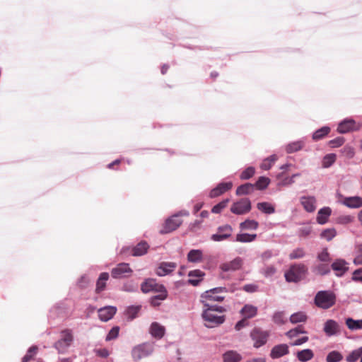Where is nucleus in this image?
I'll return each instance as SVG.
<instances>
[{
	"label": "nucleus",
	"mask_w": 362,
	"mask_h": 362,
	"mask_svg": "<svg viewBox=\"0 0 362 362\" xmlns=\"http://www.w3.org/2000/svg\"><path fill=\"white\" fill-rule=\"evenodd\" d=\"M270 180L266 177H260L258 180L256 182L255 187H256L258 189H265L269 184Z\"/></svg>",
	"instance_id": "nucleus-50"
},
{
	"label": "nucleus",
	"mask_w": 362,
	"mask_h": 362,
	"mask_svg": "<svg viewBox=\"0 0 362 362\" xmlns=\"http://www.w3.org/2000/svg\"><path fill=\"white\" fill-rule=\"evenodd\" d=\"M308 267L303 264H295L285 272V278L288 282H298L305 278Z\"/></svg>",
	"instance_id": "nucleus-3"
},
{
	"label": "nucleus",
	"mask_w": 362,
	"mask_h": 362,
	"mask_svg": "<svg viewBox=\"0 0 362 362\" xmlns=\"http://www.w3.org/2000/svg\"><path fill=\"white\" fill-rule=\"evenodd\" d=\"M269 333L267 331H263L259 328H254L250 332V337L254 341V346L259 348L264 345L268 339Z\"/></svg>",
	"instance_id": "nucleus-8"
},
{
	"label": "nucleus",
	"mask_w": 362,
	"mask_h": 362,
	"mask_svg": "<svg viewBox=\"0 0 362 362\" xmlns=\"http://www.w3.org/2000/svg\"><path fill=\"white\" fill-rule=\"evenodd\" d=\"M109 279V274L107 272H103L100 274L99 278L96 282L95 293H100L103 291L106 288V283Z\"/></svg>",
	"instance_id": "nucleus-25"
},
{
	"label": "nucleus",
	"mask_w": 362,
	"mask_h": 362,
	"mask_svg": "<svg viewBox=\"0 0 362 362\" xmlns=\"http://www.w3.org/2000/svg\"><path fill=\"white\" fill-rule=\"evenodd\" d=\"M38 350V347L37 346H31L27 354L23 358L22 362H29L31 360L35 358V356L36 355Z\"/></svg>",
	"instance_id": "nucleus-44"
},
{
	"label": "nucleus",
	"mask_w": 362,
	"mask_h": 362,
	"mask_svg": "<svg viewBox=\"0 0 362 362\" xmlns=\"http://www.w3.org/2000/svg\"><path fill=\"white\" fill-rule=\"evenodd\" d=\"M343 359V356L337 351H332L329 352L327 357V362H339Z\"/></svg>",
	"instance_id": "nucleus-43"
},
{
	"label": "nucleus",
	"mask_w": 362,
	"mask_h": 362,
	"mask_svg": "<svg viewBox=\"0 0 362 362\" xmlns=\"http://www.w3.org/2000/svg\"><path fill=\"white\" fill-rule=\"evenodd\" d=\"M330 132V128L328 127H323L316 130L313 134V139L318 141L323 139Z\"/></svg>",
	"instance_id": "nucleus-36"
},
{
	"label": "nucleus",
	"mask_w": 362,
	"mask_h": 362,
	"mask_svg": "<svg viewBox=\"0 0 362 362\" xmlns=\"http://www.w3.org/2000/svg\"><path fill=\"white\" fill-rule=\"evenodd\" d=\"M315 304L322 309H328L335 304V295L328 291H321L317 293L315 297Z\"/></svg>",
	"instance_id": "nucleus-4"
},
{
	"label": "nucleus",
	"mask_w": 362,
	"mask_h": 362,
	"mask_svg": "<svg viewBox=\"0 0 362 362\" xmlns=\"http://www.w3.org/2000/svg\"><path fill=\"white\" fill-rule=\"evenodd\" d=\"M233 187L231 182H221L219 183L215 188L211 190L209 197L211 198H215L229 191Z\"/></svg>",
	"instance_id": "nucleus-14"
},
{
	"label": "nucleus",
	"mask_w": 362,
	"mask_h": 362,
	"mask_svg": "<svg viewBox=\"0 0 362 362\" xmlns=\"http://www.w3.org/2000/svg\"><path fill=\"white\" fill-rule=\"evenodd\" d=\"M323 330L327 336L336 335L340 332L338 322L334 320H328L325 322Z\"/></svg>",
	"instance_id": "nucleus-15"
},
{
	"label": "nucleus",
	"mask_w": 362,
	"mask_h": 362,
	"mask_svg": "<svg viewBox=\"0 0 362 362\" xmlns=\"http://www.w3.org/2000/svg\"><path fill=\"white\" fill-rule=\"evenodd\" d=\"M177 264L174 262H161L156 270L158 276H163L170 274L175 270Z\"/></svg>",
	"instance_id": "nucleus-17"
},
{
	"label": "nucleus",
	"mask_w": 362,
	"mask_h": 362,
	"mask_svg": "<svg viewBox=\"0 0 362 362\" xmlns=\"http://www.w3.org/2000/svg\"><path fill=\"white\" fill-rule=\"evenodd\" d=\"M258 226L259 223L257 221L250 219H247L240 224L241 230H256Z\"/></svg>",
	"instance_id": "nucleus-37"
},
{
	"label": "nucleus",
	"mask_w": 362,
	"mask_h": 362,
	"mask_svg": "<svg viewBox=\"0 0 362 362\" xmlns=\"http://www.w3.org/2000/svg\"><path fill=\"white\" fill-rule=\"evenodd\" d=\"M73 340L74 337L71 330L66 329L61 332V337L55 342L54 346L59 353H65Z\"/></svg>",
	"instance_id": "nucleus-5"
},
{
	"label": "nucleus",
	"mask_w": 362,
	"mask_h": 362,
	"mask_svg": "<svg viewBox=\"0 0 362 362\" xmlns=\"http://www.w3.org/2000/svg\"><path fill=\"white\" fill-rule=\"evenodd\" d=\"M149 249V245L146 241H141L132 249V255L139 257L144 255Z\"/></svg>",
	"instance_id": "nucleus-20"
},
{
	"label": "nucleus",
	"mask_w": 362,
	"mask_h": 362,
	"mask_svg": "<svg viewBox=\"0 0 362 362\" xmlns=\"http://www.w3.org/2000/svg\"><path fill=\"white\" fill-rule=\"evenodd\" d=\"M232 230V227L229 225L220 226L218 233L212 235L211 240L216 242L224 240L231 235Z\"/></svg>",
	"instance_id": "nucleus-13"
},
{
	"label": "nucleus",
	"mask_w": 362,
	"mask_h": 362,
	"mask_svg": "<svg viewBox=\"0 0 362 362\" xmlns=\"http://www.w3.org/2000/svg\"><path fill=\"white\" fill-rule=\"evenodd\" d=\"M117 308L115 306H105L98 309V317L103 322H107L111 320L117 313Z\"/></svg>",
	"instance_id": "nucleus-12"
},
{
	"label": "nucleus",
	"mask_w": 362,
	"mask_h": 362,
	"mask_svg": "<svg viewBox=\"0 0 362 362\" xmlns=\"http://www.w3.org/2000/svg\"><path fill=\"white\" fill-rule=\"evenodd\" d=\"M132 269L130 268L127 263H119L111 271V275L114 279H121L129 277L132 273Z\"/></svg>",
	"instance_id": "nucleus-10"
},
{
	"label": "nucleus",
	"mask_w": 362,
	"mask_h": 362,
	"mask_svg": "<svg viewBox=\"0 0 362 362\" xmlns=\"http://www.w3.org/2000/svg\"><path fill=\"white\" fill-rule=\"evenodd\" d=\"M308 341V337H303L300 339H298L291 344V346H300Z\"/></svg>",
	"instance_id": "nucleus-63"
},
{
	"label": "nucleus",
	"mask_w": 362,
	"mask_h": 362,
	"mask_svg": "<svg viewBox=\"0 0 362 362\" xmlns=\"http://www.w3.org/2000/svg\"><path fill=\"white\" fill-rule=\"evenodd\" d=\"M158 293V295L153 296L151 299V304L154 307L158 306L160 304V301L166 299L168 297L166 289L164 291H159Z\"/></svg>",
	"instance_id": "nucleus-34"
},
{
	"label": "nucleus",
	"mask_w": 362,
	"mask_h": 362,
	"mask_svg": "<svg viewBox=\"0 0 362 362\" xmlns=\"http://www.w3.org/2000/svg\"><path fill=\"white\" fill-rule=\"evenodd\" d=\"M354 221V217L350 215L341 216L338 218V223L341 224H347Z\"/></svg>",
	"instance_id": "nucleus-61"
},
{
	"label": "nucleus",
	"mask_w": 362,
	"mask_h": 362,
	"mask_svg": "<svg viewBox=\"0 0 362 362\" xmlns=\"http://www.w3.org/2000/svg\"><path fill=\"white\" fill-rule=\"evenodd\" d=\"M341 153L349 158H351L354 156V149L350 146H345L341 150Z\"/></svg>",
	"instance_id": "nucleus-58"
},
{
	"label": "nucleus",
	"mask_w": 362,
	"mask_h": 362,
	"mask_svg": "<svg viewBox=\"0 0 362 362\" xmlns=\"http://www.w3.org/2000/svg\"><path fill=\"white\" fill-rule=\"evenodd\" d=\"M345 142V139L342 136H338L328 142L329 146L331 148H337L341 146Z\"/></svg>",
	"instance_id": "nucleus-56"
},
{
	"label": "nucleus",
	"mask_w": 362,
	"mask_h": 362,
	"mask_svg": "<svg viewBox=\"0 0 362 362\" xmlns=\"http://www.w3.org/2000/svg\"><path fill=\"white\" fill-rule=\"evenodd\" d=\"M230 202L229 199H225L211 209V212L214 214H219L224 209Z\"/></svg>",
	"instance_id": "nucleus-49"
},
{
	"label": "nucleus",
	"mask_w": 362,
	"mask_h": 362,
	"mask_svg": "<svg viewBox=\"0 0 362 362\" xmlns=\"http://www.w3.org/2000/svg\"><path fill=\"white\" fill-rule=\"evenodd\" d=\"M165 289V287L163 284H158L153 279H147L141 285V290L143 293H149L151 291L157 293L164 291Z\"/></svg>",
	"instance_id": "nucleus-11"
},
{
	"label": "nucleus",
	"mask_w": 362,
	"mask_h": 362,
	"mask_svg": "<svg viewBox=\"0 0 362 362\" xmlns=\"http://www.w3.org/2000/svg\"><path fill=\"white\" fill-rule=\"evenodd\" d=\"M273 321L278 325H283L287 321L284 312H276L273 315Z\"/></svg>",
	"instance_id": "nucleus-51"
},
{
	"label": "nucleus",
	"mask_w": 362,
	"mask_h": 362,
	"mask_svg": "<svg viewBox=\"0 0 362 362\" xmlns=\"http://www.w3.org/2000/svg\"><path fill=\"white\" fill-rule=\"evenodd\" d=\"M342 203L349 208H359L362 206V197L357 196L345 197Z\"/></svg>",
	"instance_id": "nucleus-23"
},
{
	"label": "nucleus",
	"mask_w": 362,
	"mask_h": 362,
	"mask_svg": "<svg viewBox=\"0 0 362 362\" xmlns=\"http://www.w3.org/2000/svg\"><path fill=\"white\" fill-rule=\"evenodd\" d=\"M255 190V185L251 183H245L239 186L236 189V194L238 196L250 194Z\"/></svg>",
	"instance_id": "nucleus-30"
},
{
	"label": "nucleus",
	"mask_w": 362,
	"mask_h": 362,
	"mask_svg": "<svg viewBox=\"0 0 362 362\" xmlns=\"http://www.w3.org/2000/svg\"><path fill=\"white\" fill-rule=\"evenodd\" d=\"M119 327L115 326V327H112L110 329V331L109 332V333L107 334V335L106 336L105 340L110 341V340L116 339L119 335Z\"/></svg>",
	"instance_id": "nucleus-57"
},
{
	"label": "nucleus",
	"mask_w": 362,
	"mask_h": 362,
	"mask_svg": "<svg viewBox=\"0 0 362 362\" xmlns=\"http://www.w3.org/2000/svg\"><path fill=\"white\" fill-rule=\"evenodd\" d=\"M276 160L277 156L276 155H272L263 160L260 167L265 170H269Z\"/></svg>",
	"instance_id": "nucleus-42"
},
{
	"label": "nucleus",
	"mask_w": 362,
	"mask_h": 362,
	"mask_svg": "<svg viewBox=\"0 0 362 362\" xmlns=\"http://www.w3.org/2000/svg\"><path fill=\"white\" fill-rule=\"evenodd\" d=\"M362 357V347L352 351L346 358L347 362H356Z\"/></svg>",
	"instance_id": "nucleus-39"
},
{
	"label": "nucleus",
	"mask_w": 362,
	"mask_h": 362,
	"mask_svg": "<svg viewBox=\"0 0 362 362\" xmlns=\"http://www.w3.org/2000/svg\"><path fill=\"white\" fill-rule=\"evenodd\" d=\"M221 291H222L221 288H216L206 291L202 295V303H203V300H206L208 303H209L211 300L218 302L222 301L224 299L223 297L215 295Z\"/></svg>",
	"instance_id": "nucleus-18"
},
{
	"label": "nucleus",
	"mask_w": 362,
	"mask_h": 362,
	"mask_svg": "<svg viewBox=\"0 0 362 362\" xmlns=\"http://www.w3.org/2000/svg\"><path fill=\"white\" fill-rule=\"evenodd\" d=\"M255 169L253 167H248L241 173L240 178L241 180H248L255 175Z\"/></svg>",
	"instance_id": "nucleus-55"
},
{
	"label": "nucleus",
	"mask_w": 362,
	"mask_h": 362,
	"mask_svg": "<svg viewBox=\"0 0 362 362\" xmlns=\"http://www.w3.org/2000/svg\"><path fill=\"white\" fill-rule=\"evenodd\" d=\"M289 354L288 346L281 344L274 346L270 352V357L273 359L281 358Z\"/></svg>",
	"instance_id": "nucleus-16"
},
{
	"label": "nucleus",
	"mask_w": 362,
	"mask_h": 362,
	"mask_svg": "<svg viewBox=\"0 0 362 362\" xmlns=\"http://www.w3.org/2000/svg\"><path fill=\"white\" fill-rule=\"evenodd\" d=\"M149 332L153 337L161 339L165 334V327L158 322H153Z\"/></svg>",
	"instance_id": "nucleus-24"
},
{
	"label": "nucleus",
	"mask_w": 362,
	"mask_h": 362,
	"mask_svg": "<svg viewBox=\"0 0 362 362\" xmlns=\"http://www.w3.org/2000/svg\"><path fill=\"white\" fill-rule=\"evenodd\" d=\"M240 314L247 320L252 318L257 314V308L250 304L245 305L240 310Z\"/></svg>",
	"instance_id": "nucleus-22"
},
{
	"label": "nucleus",
	"mask_w": 362,
	"mask_h": 362,
	"mask_svg": "<svg viewBox=\"0 0 362 362\" xmlns=\"http://www.w3.org/2000/svg\"><path fill=\"white\" fill-rule=\"evenodd\" d=\"M305 255V252L303 248H296L289 254L291 259H301Z\"/></svg>",
	"instance_id": "nucleus-53"
},
{
	"label": "nucleus",
	"mask_w": 362,
	"mask_h": 362,
	"mask_svg": "<svg viewBox=\"0 0 362 362\" xmlns=\"http://www.w3.org/2000/svg\"><path fill=\"white\" fill-rule=\"evenodd\" d=\"M352 279H353V280H354L356 281H361V282H362V269H359L356 270L353 273Z\"/></svg>",
	"instance_id": "nucleus-62"
},
{
	"label": "nucleus",
	"mask_w": 362,
	"mask_h": 362,
	"mask_svg": "<svg viewBox=\"0 0 362 362\" xmlns=\"http://www.w3.org/2000/svg\"><path fill=\"white\" fill-rule=\"evenodd\" d=\"M347 327L352 331L358 330L362 329V320H354L353 318L348 317L345 321Z\"/></svg>",
	"instance_id": "nucleus-33"
},
{
	"label": "nucleus",
	"mask_w": 362,
	"mask_h": 362,
	"mask_svg": "<svg viewBox=\"0 0 362 362\" xmlns=\"http://www.w3.org/2000/svg\"><path fill=\"white\" fill-rule=\"evenodd\" d=\"M297 358L300 362H306L308 361L311 360L314 354L313 351L310 349H303L302 351H299L296 354Z\"/></svg>",
	"instance_id": "nucleus-28"
},
{
	"label": "nucleus",
	"mask_w": 362,
	"mask_h": 362,
	"mask_svg": "<svg viewBox=\"0 0 362 362\" xmlns=\"http://www.w3.org/2000/svg\"><path fill=\"white\" fill-rule=\"evenodd\" d=\"M306 333V331L304 329V327L302 325H299L294 329H290L286 333V335L291 339L297 337L299 334Z\"/></svg>",
	"instance_id": "nucleus-46"
},
{
	"label": "nucleus",
	"mask_w": 362,
	"mask_h": 362,
	"mask_svg": "<svg viewBox=\"0 0 362 362\" xmlns=\"http://www.w3.org/2000/svg\"><path fill=\"white\" fill-rule=\"evenodd\" d=\"M331 268L338 276H343L348 271L347 263L344 259H337L332 265Z\"/></svg>",
	"instance_id": "nucleus-19"
},
{
	"label": "nucleus",
	"mask_w": 362,
	"mask_h": 362,
	"mask_svg": "<svg viewBox=\"0 0 362 362\" xmlns=\"http://www.w3.org/2000/svg\"><path fill=\"white\" fill-rule=\"evenodd\" d=\"M202 257V252L199 250H192L187 254V260L190 262H199Z\"/></svg>",
	"instance_id": "nucleus-32"
},
{
	"label": "nucleus",
	"mask_w": 362,
	"mask_h": 362,
	"mask_svg": "<svg viewBox=\"0 0 362 362\" xmlns=\"http://www.w3.org/2000/svg\"><path fill=\"white\" fill-rule=\"evenodd\" d=\"M257 238L256 234L241 233L236 235V241L241 243H250Z\"/></svg>",
	"instance_id": "nucleus-40"
},
{
	"label": "nucleus",
	"mask_w": 362,
	"mask_h": 362,
	"mask_svg": "<svg viewBox=\"0 0 362 362\" xmlns=\"http://www.w3.org/2000/svg\"><path fill=\"white\" fill-rule=\"evenodd\" d=\"M337 156L334 153L327 154L322 160V166L324 168L330 167L336 160Z\"/></svg>",
	"instance_id": "nucleus-47"
},
{
	"label": "nucleus",
	"mask_w": 362,
	"mask_h": 362,
	"mask_svg": "<svg viewBox=\"0 0 362 362\" xmlns=\"http://www.w3.org/2000/svg\"><path fill=\"white\" fill-rule=\"evenodd\" d=\"M141 309V306H130L126 310V315L129 319L133 320L137 317L138 313H139Z\"/></svg>",
	"instance_id": "nucleus-48"
},
{
	"label": "nucleus",
	"mask_w": 362,
	"mask_h": 362,
	"mask_svg": "<svg viewBox=\"0 0 362 362\" xmlns=\"http://www.w3.org/2000/svg\"><path fill=\"white\" fill-rule=\"evenodd\" d=\"M257 209L267 214H272L275 212L274 207L268 202H260L257 205Z\"/></svg>",
	"instance_id": "nucleus-38"
},
{
	"label": "nucleus",
	"mask_w": 362,
	"mask_h": 362,
	"mask_svg": "<svg viewBox=\"0 0 362 362\" xmlns=\"http://www.w3.org/2000/svg\"><path fill=\"white\" fill-rule=\"evenodd\" d=\"M243 290L247 292H255L257 290V286L254 284H246L243 287Z\"/></svg>",
	"instance_id": "nucleus-64"
},
{
	"label": "nucleus",
	"mask_w": 362,
	"mask_h": 362,
	"mask_svg": "<svg viewBox=\"0 0 362 362\" xmlns=\"http://www.w3.org/2000/svg\"><path fill=\"white\" fill-rule=\"evenodd\" d=\"M224 362H239L242 357L235 351H228L223 355Z\"/></svg>",
	"instance_id": "nucleus-31"
},
{
	"label": "nucleus",
	"mask_w": 362,
	"mask_h": 362,
	"mask_svg": "<svg viewBox=\"0 0 362 362\" xmlns=\"http://www.w3.org/2000/svg\"><path fill=\"white\" fill-rule=\"evenodd\" d=\"M204 310L202 318L204 319L205 326L213 328L223 324L225 321V315H218V313L225 312V308L221 306L214 305L206 300H203Z\"/></svg>",
	"instance_id": "nucleus-1"
},
{
	"label": "nucleus",
	"mask_w": 362,
	"mask_h": 362,
	"mask_svg": "<svg viewBox=\"0 0 362 362\" xmlns=\"http://www.w3.org/2000/svg\"><path fill=\"white\" fill-rule=\"evenodd\" d=\"M300 203L308 212H313L316 209V199L314 197H302Z\"/></svg>",
	"instance_id": "nucleus-21"
},
{
	"label": "nucleus",
	"mask_w": 362,
	"mask_h": 362,
	"mask_svg": "<svg viewBox=\"0 0 362 362\" xmlns=\"http://www.w3.org/2000/svg\"><path fill=\"white\" fill-rule=\"evenodd\" d=\"M336 230L334 228H329L323 230L321 233V237L327 241L331 240L333 238L336 236Z\"/></svg>",
	"instance_id": "nucleus-54"
},
{
	"label": "nucleus",
	"mask_w": 362,
	"mask_h": 362,
	"mask_svg": "<svg viewBox=\"0 0 362 362\" xmlns=\"http://www.w3.org/2000/svg\"><path fill=\"white\" fill-rule=\"evenodd\" d=\"M251 210V202L247 198H243L234 202L230 206V211L237 215L246 214Z\"/></svg>",
	"instance_id": "nucleus-7"
},
{
	"label": "nucleus",
	"mask_w": 362,
	"mask_h": 362,
	"mask_svg": "<svg viewBox=\"0 0 362 362\" xmlns=\"http://www.w3.org/2000/svg\"><path fill=\"white\" fill-rule=\"evenodd\" d=\"M154 351L153 344L143 343L134 346L132 351V356L134 361L141 360L152 354Z\"/></svg>",
	"instance_id": "nucleus-6"
},
{
	"label": "nucleus",
	"mask_w": 362,
	"mask_h": 362,
	"mask_svg": "<svg viewBox=\"0 0 362 362\" xmlns=\"http://www.w3.org/2000/svg\"><path fill=\"white\" fill-rule=\"evenodd\" d=\"M313 271L320 275H325L329 273L330 267L328 263H321L313 268Z\"/></svg>",
	"instance_id": "nucleus-41"
},
{
	"label": "nucleus",
	"mask_w": 362,
	"mask_h": 362,
	"mask_svg": "<svg viewBox=\"0 0 362 362\" xmlns=\"http://www.w3.org/2000/svg\"><path fill=\"white\" fill-rule=\"evenodd\" d=\"M243 264V260L241 257H235L233 260L225 262L220 264L219 269L223 273H231L240 270Z\"/></svg>",
	"instance_id": "nucleus-9"
},
{
	"label": "nucleus",
	"mask_w": 362,
	"mask_h": 362,
	"mask_svg": "<svg viewBox=\"0 0 362 362\" xmlns=\"http://www.w3.org/2000/svg\"><path fill=\"white\" fill-rule=\"evenodd\" d=\"M189 215V213L187 210H182L173 214L165 221L160 233L161 234H166L175 230L183 222L181 217L188 216Z\"/></svg>",
	"instance_id": "nucleus-2"
},
{
	"label": "nucleus",
	"mask_w": 362,
	"mask_h": 362,
	"mask_svg": "<svg viewBox=\"0 0 362 362\" xmlns=\"http://www.w3.org/2000/svg\"><path fill=\"white\" fill-rule=\"evenodd\" d=\"M308 320L307 315L303 312H298L293 313L290 317V322L293 324L298 322H305Z\"/></svg>",
	"instance_id": "nucleus-35"
},
{
	"label": "nucleus",
	"mask_w": 362,
	"mask_h": 362,
	"mask_svg": "<svg viewBox=\"0 0 362 362\" xmlns=\"http://www.w3.org/2000/svg\"><path fill=\"white\" fill-rule=\"evenodd\" d=\"M303 146V143L302 141H295L287 145L286 150L287 153H292L300 150Z\"/></svg>",
	"instance_id": "nucleus-45"
},
{
	"label": "nucleus",
	"mask_w": 362,
	"mask_h": 362,
	"mask_svg": "<svg viewBox=\"0 0 362 362\" xmlns=\"http://www.w3.org/2000/svg\"><path fill=\"white\" fill-rule=\"evenodd\" d=\"M317 257L319 261L323 263H329L331 261V257L327 248H324L320 253H318Z\"/></svg>",
	"instance_id": "nucleus-52"
},
{
	"label": "nucleus",
	"mask_w": 362,
	"mask_h": 362,
	"mask_svg": "<svg viewBox=\"0 0 362 362\" xmlns=\"http://www.w3.org/2000/svg\"><path fill=\"white\" fill-rule=\"evenodd\" d=\"M355 122L353 119H345L339 124L337 132L341 134L347 133L354 129Z\"/></svg>",
	"instance_id": "nucleus-26"
},
{
	"label": "nucleus",
	"mask_w": 362,
	"mask_h": 362,
	"mask_svg": "<svg viewBox=\"0 0 362 362\" xmlns=\"http://www.w3.org/2000/svg\"><path fill=\"white\" fill-rule=\"evenodd\" d=\"M331 212V209L329 207H324L320 209L317 213V222L320 224L325 223L327 221L328 217L330 216Z\"/></svg>",
	"instance_id": "nucleus-29"
},
{
	"label": "nucleus",
	"mask_w": 362,
	"mask_h": 362,
	"mask_svg": "<svg viewBox=\"0 0 362 362\" xmlns=\"http://www.w3.org/2000/svg\"><path fill=\"white\" fill-rule=\"evenodd\" d=\"M249 325V322L247 319L243 317L242 320H240V321H238L235 326V329L237 330V331H240L241 329L245 327H247Z\"/></svg>",
	"instance_id": "nucleus-60"
},
{
	"label": "nucleus",
	"mask_w": 362,
	"mask_h": 362,
	"mask_svg": "<svg viewBox=\"0 0 362 362\" xmlns=\"http://www.w3.org/2000/svg\"><path fill=\"white\" fill-rule=\"evenodd\" d=\"M188 276L190 277V279L188 280V283L193 286H197L199 283L202 280L204 273L199 269H196L189 272Z\"/></svg>",
	"instance_id": "nucleus-27"
},
{
	"label": "nucleus",
	"mask_w": 362,
	"mask_h": 362,
	"mask_svg": "<svg viewBox=\"0 0 362 362\" xmlns=\"http://www.w3.org/2000/svg\"><path fill=\"white\" fill-rule=\"evenodd\" d=\"M356 264H362V244L358 246L357 255L354 260Z\"/></svg>",
	"instance_id": "nucleus-59"
}]
</instances>
